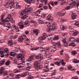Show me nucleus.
<instances>
[{"instance_id": "nucleus-1", "label": "nucleus", "mask_w": 79, "mask_h": 79, "mask_svg": "<svg viewBox=\"0 0 79 79\" xmlns=\"http://www.w3.org/2000/svg\"><path fill=\"white\" fill-rule=\"evenodd\" d=\"M29 6V5H25V10H22L21 12L19 13V15H20V16H22L23 15L25 14V13L29 15L32 12L33 9Z\"/></svg>"}, {"instance_id": "nucleus-2", "label": "nucleus", "mask_w": 79, "mask_h": 79, "mask_svg": "<svg viewBox=\"0 0 79 79\" xmlns=\"http://www.w3.org/2000/svg\"><path fill=\"white\" fill-rule=\"evenodd\" d=\"M47 25V27H48V29L46 30V31L48 32H50L51 31H55L56 30V24L55 23L52 24V25H51L50 23L49 22H48L46 23Z\"/></svg>"}, {"instance_id": "nucleus-3", "label": "nucleus", "mask_w": 79, "mask_h": 79, "mask_svg": "<svg viewBox=\"0 0 79 79\" xmlns=\"http://www.w3.org/2000/svg\"><path fill=\"white\" fill-rule=\"evenodd\" d=\"M27 38L26 35H22L18 38V41L20 42H23V40H26Z\"/></svg>"}, {"instance_id": "nucleus-4", "label": "nucleus", "mask_w": 79, "mask_h": 79, "mask_svg": "<svg viewBox=\"0 0 79 79\" xmlns=\"http://www.w3.org/2000/svg\"><path fill=\"white\" fill-rule=\"evenodd\" d=\"M29 73L28 72H27L23 73L21 75L19 74H17L16 75L15 77L17 79H19L20 76L22 77H25V76H26L29 75Z\"/></svg>"}, {"instance_id": "nucleus-5", "label": "nucleus", "mask_w": 79, "mask_h": 79, "mask_svg": "<svg viewBox=\"0 0 79 79\" xmlns=\"http://www.w3.org/2000/svg\"><path fill=\"white\" fill-rule=\"evenodd\" d=\"M5 16V14H2V15H1V20L2 23H4V22H8L9 20V19L8 18H6V19H3L4 17Z\"/></svg>"}, {"instance_id": "nucleus-6", "label": "nucleus", "mask_w": 79, "mask_h": 79, "mask_svg": "<svg viewBox=\"0 0 79 79\" xmlns=\"http://www.w3.org/2000/svg\"><path fill=\"white\" fill-rule=\"evenodd\" d=\"M42 4H40L39 6V8H40V9H39L38 10H37L35 12L36 14V16H40V11L41 10H43V8H42Z\"/></svg>"}, {"instance_id": "nucleus-7", "label": "nucleus", "mask_w": 79, "mask_h": 79, "mask_svg": "<svg viewBox=\"0 0 79 79\" xmlns=\"http://www.w3.org/2000/svg\"><path fill=\"white\" fill-rule=\"evenodd\" d=\"M29 25H30L29 22L28 21H25L23 23V25L19 26V27L20 29H22L24 28V26H29Z\"/></svg>"}, {"instance_id": "nucleus-8", "label": "nucleus", "mask_w": 79, "mask_h": 79, "mask_svg": "<svg viewBox=\"0 0 79 79\" xmlns=\"http://www.w3.org/2000/svg\"><path fill=\"white\" fill-rule=\"evenodd\" d=\"M51 44L54 46H55L56 45H58L57 47L58 48H60L61 47V44L60 42H58L56 43L52 41L51 42Z\"/></svg>"}, {"instance_id": "nucleus-9", "label": "nucleus", "mask_w": 79, "mask_h": 79, "mask_svg": "<svg viewBox=\"0 0 79 79\" xmlns=\"http://www.w3.org/2000/svg\"><path fill=\"white\" fill-rule=\"evenodd\" d=\"M22 54H21V53H19L18 54L17 58V60H21V61H23L24 60L23 57L22 56Z\"/></svg>"}, {"instance_id": "nucleus-10", "label": "nucleus", "mask_w": 79, "mask_h": 79, "mask_svg": "<svg viewBox=\"0 0 79 79\" xmlns=\"http://www.w3.org/2000/svg\"><path fill=\"white\" fill-rule=\"evenodd\" d=\"M49 50H50V48H45L44 51L45 52H44V53L45 56H47L48 55H50V54L52 53L50 52H48Z\"/></svg>"}, {"instance_id": "nucleus-11", "label": "nucleus", "mask_w": 79, "mask_h": 79, "mask_svg": "<svg viewBox=\"0 0 79 79\" xmlns=\"http://www.w3.org/2000/svg\"><path fill=\"white\" fill-rule=\"evenodd\" d=\"M69 33H70V34H72L73 35H74V36H76V35H77V33L78 32L77 31H69Z\"/></svg>"}, {"instance_id": "nucleus-12", "label": "nucleus", "mask_w": 79, "mask_h": 79, "mask_svg": "<svg viewBox=\"0 0 79 79\" xmlns=\"http://www.w3.org/2000/svg\"><path fill=\"white\" fill-rule=\"evenodd\" d=\"M36 59H40V60H43L44 59V56L42 54H39L38 56H35Z\"/></svg>"}, {"instance_id": "nucleus-13", "label": "nucleus", "mask_w": 79, "mask_h": 79, "mask_svg": "<svg viewBox=\"0 0 79 79\" xmlns=\"http://www.w3.org/2000/svg\"><path fill=\"white\" fill-rule=\"evenodd\" d=\"M62 35L63 37L62 40H66L68 38V34L66 33H63Z\"/></svg>"}, {"instance_id": "nucleus-14", "label": "nucleus", "mask_w": 79, "mask_h": 79, "mask_svg": "<svg viewBox=\"0 0 79 79\" xmlns=\"http://www.w3.org/2000/svg\"><path fill=\"white\" fill-rule=\"evenodd\" d=\"M62 35L63 37L62 40H66L68 38V34L66 33H63Z\"/></svg>"}, {"instance_id": "nucleus-15", "label": "nucleus", "mask_w": 79, "mask_h": 79, "mask_svg": "<svg viewBox=\"0 0 79 79\" xmlns=\"http://www.w3.org/2000/svg\"><path fill=\"white\" fill-rule=\"evenodd\" d=\"M27 14L25 13L24 15H23L22 16L19 15V17L21 18V19H25L28 17V15H27Z\"/></svg>"}, {"instance_id": "nucleus-16", "label": "nucleus", "mask_w": 79, "mask_h": 79, "mask_svg": "<svg viewBox=\"0 0 79 79\" xmlns=\"http://www.w3.org/2000/svg\"><path fill=\"white\" fill-rule=\"evenodd\" d=\"M46 20L50 21V22H53V19H52V17H51V15H50L47 16L46 18Z\"/></svg>"}, {"instance_id": "nucleus-17", "label": "nucleus", "mask_w": 79, "mask_h": 79, "mask_svg": "<svg viewBox=\"0 0 79 79\" xmlns=\"http://www.w3.org/2000/svg\"><path fill=\"white\" fill-rule=\"evenodd\" d=\"M65 40H62V41L63 43V45L64 47H68V42L66 41Z\"/></svg>"}, {"instance_id": "nucleus-18", "label": "nucleus", "mask_w": 79, "mask_h": 79, "mask_svg": "<svg viewBox=\"0 0 79 79\" xmlns=\"http://www.w3.org/2000/svg\"><path fill=\"white\" fill-rule=\"evenodd\" d=\"M42 19H43L42 18H40L38 20V23L40 24H44V22H43Z\"/></svg>"}, {"instance_id": "nucleus-19", "label": "nucleus", "mask_w": 79, "mask_h": 79, "mask_svg": "<svg viewBox=\"0 0 79 79\" xmlns=\"http://www.w3.org/2000/svg\"><path fill=\"white\" fill-rule=\"evenodd\" d=\"M43 68V66L42 65H40L39 64V65H38L37 67H35V69H36V70H37V71H38L39 69H42V68Z\"/></svg>"}, {"instance_id": "nucleus-20", "label": "nucleus", "mask_w": 79, "mask_h": 79, "mask_svg": "<svg viewBox=\"0 0 79 79\" xmlns=\"http://www.w3.org/2000/svg\"><path fill=\"white\" fill-rule=\"evenodd\" d=\"M15 7V4L13 2H10L9 5V6L7 7L8 8L10 7V8H14Z\"/></svg>"}, {"instance_id": "nucleus-21", "label": "nucleus", "mask_w": 79, "mask_h": 79, "mask_svg": "<svg viewBox=\"0 0 79 79\" xmlns=\"http://www.w3.org/2000/svg\"><path fill=\"white\" fill-rule=\"evenodd\" d=\"M45 38L44 37V36H40L39 38H38V41L40 42H41L42 40H45Z\"/></svg>"}, {"instance_id": "nucleus-22", "label": "nucleus", "mask_w": 79, "mask_h": 79, "mask_svg": "<svg viewBox=\"0 0 79 79\" xmlns=\"http://www.w3.org/2000/svg\"><path fill=\"white\" fill-rule=\"evenodd\" d=\"M77 17V15L76 14L72 13L71 14V18L72 19H75Z\"/></svg>"}, {"instance_id": "nucleus-23", "label": "nucleus", "mask_w": 79, "mask_h": 79, "mask_svg": "<svg viewBox=\"0 0 79 79\" xmlns=\"http://www.w3.org/2000/svg\"><path fill=\"white\" fill-rule=\"evenodd\" d=\"M16 51H13L12 52H10V56H14L16 54L15 52H16Z\"/></svg>"}, {"instance_id": "nucleus-24", "label": "nucleus", "mask_w": 79, "mask_h": 79, "mask_svg": "<svg viewBox=\"0 0 79 79\" xmlns=\"http://www.w3.org/2000/svg\"><path fill=\"white\" fill-rule=\"evenodd\" d=\"M65 13H66V12H65L64 13H62L61 12H59L57 13V16H60V17L61 16H64Z\"/></svg>"}, {"instance_id": "nucleus-25", "label": "nucleus", "mask_w": 79, "mask_h": 79, "mask_svg": "<svg viewBox=\"0 0 79 79\" xmlns=\"http://www.w3.org/2000/svg\"><path fill=\"white\" fill-rule=\"evenodd\" d=\"M39 64V63L38 61H35L34 64V68L35 69V67H37Z\"/></svg>"}, {"instance_id": "nucleus-26", "label": "nucleus", "mask_w": 79, "mask_h": 79, "mask_svg": "<svg viewBox=\"0 0 79 79\" xmlns=\"http://www.w3.org/2000/svg\"><path fill=\"white\" fill-rule=\"evenodd\" d=\"M33 59L34 56L31 55L30 56L27 60L28 61H32V60Z\"/></svg>"}, {"instance_id": "nucleus-27", "label": "nucleus", "mask_w": 79, "mask_h": 79, "mask_svg": "<svg viewBox=\"0 0 79 79\" xmlns=\"http://www.w3.org/2000/svg\"><path fill=\"white\" fill-rule=\"evenodd\" d=\"M16 50H17V51H19L20 49H21V48L20 47L19 45H15L14 46Z\"/></svg>"}, {"instance_id": "nucleus-28", "label": "nucleus", "mask_w": 79, "mask_h": 79, "mask_svg": "<svg viewBox=\"0 0 79 79\" xmlns=\"http://www.w3.org/2000/svg\"><path fill=\"white\" fill-rule=\"evenodd\" d=\"M7 27L8 28H6V30L8 31V30H9L10 28L11 27V23H9L7 24Z\"/></svg>"}, {"instance_id": "nucleus-29", "label": "nucleus", "mask_w": 79, "mask_h": 79, "mask_svg": "<svg viewBox=\"0 0 79 79\" xmlns=\"http://www.w3.org/2000/svg\"><path fill=\"white\" fill-rule=\"evenodd\" d=\"M45 66L44 67V72H48L49 70V69L48 68V66L45 65Z\"/></svg>"}, {"instance_id": "nucleus-30", "label": "nucleus", "mask_w": 79, "mask_h": 79, "mask_svg": "<svg viewBox=\"0 0 79 79\" xmlns=\"http://www.w3.org/2000/svg\"><path fill=\"white\" fill-rule=\"evenodd\" d=\"M5 52V53H7L6 54V56H8V53H9V51L8 50V48H6V49H4V50Z\"/></svg>"}, {"instance_id": "nucleus-31", "label": "nucleus", "mask_w": 79, "mask_h": 79, "mask_svg": "<svg viewBox=\"0 0 79 79\" xmlns=\"http://www.w3.org/2000/svg\"><path fill=\"white\" fill-rule=\"evenodd\" d=\"M59 39V36L58 35H55V36L53 38V40H57Z\"/></svg>"}, {"instance_id": "nucleus-32", "label": "nucleus", "mask_w": 79, "mask_h": 79, "mask_svg": "<svg viewBox=\"0 0 79 79\" xmlns=\"http://www.w3.org/2000/svg\"><path fill=\"white\" fill-rule=\"evenodd\" d=\"M8 72L6 71H4L3 72V76H7Z\"/></svg>"}, {"instance_id": "nucleus-33", "label": "nucleus", "mask_w": 79, "mask_h": 79, "mask_svg": "<svg viewBox=\"0 0 79 79\" xmlns=\"http://www.w3.org/2000/svg\"><path fill=\"white\" fill-rule=\"evenodd\" d=\"M39 48H40V51L41 52H44V48H43L42 47H41V48H36L35 49V50H37Z\"/></svg>"}, {"instance_id": "nucleus-34", "label": "nucleus", "mask_w": 79, "mask_h": 79, "mask_svg": "<svg viewBox=\"0 0 79 79\" xmlns=\"http://www.w3.org/2000/svg\"><path fill=\"white\" fill-rule=\"evenodd\" d=\"M16 29V26L15 25H13L12 26L11 28V31H13L14 30H15Z\"/></svg>"}, {"instance_id": "nucleus-35", "label": "nucleus", "mask_w": 79, "mask_h": 79, "mask_svg": "<svg viewBox=\"0 0 79 79\" xmlns=\"http://www.w3.org/2000/svg\"><path fill=\"white\" fill-rule=\"evenodd\" d=\"M76 40V39L73 37H71L69 39V41L70 42H73L74 40Z\"/></svg>"}, {"instance_id": "nucleus-36", "label": "nucleus", "mask_w": 79, "mask_h": 79, "mask_svg": "<svg viewBox=\"0 0 79 79\" xmlns=\"http://www.w3.org/2000/svg\"><path fill=\"white\" fill-rule=\"evenodd\" d=\"M5 61V59H3L1 61L0 64V66L1 65H2V64H4Z\"/></svg>"}, {"instance_id": "nucleus-37", "label": "nucleus", "mask_w": 79, "mask_h": 79, "mask_svg": "<svg viewBox=\"0 0 79 79\" xmlns=\"http://www.w3.org/2000/svg\"><path fill=\"white\" fill-rule=\"evenodd\" d=\"M8 75H10V76L11 77H13V72L11 71H9L8 72Z\"/></svg>"}, {"instance_id": "nucleus-38", "label": "nucleus", "mask_w": 79, "mask_h": 79, "mask_svg": "<svg viewBox=\"0 0 79 79\" xmlns=\"http://www.w3.org/2000/svg\"><path fill=\"white\" fill-rule=\"evenodd\" d=\"M61 61L59 62H55L54 63L55 64L57 65V66H60V63H61Z\"/></svg>"}, {"instance_id": "nucleus-39", "label": "nucleus", "mask_w": 79, "mask_h": 79, "mask_svg": "<svg viewBox=\"0 0 79 79\" xmlns=\"http://www.w3.org/2000/svg\"><path fill=\"white\" fill-rule=\"evenodd\" d=\"M74 25L75 27L77 26V27H78V25H79V21L76 22L74 24Z\"/></svg>"}, {"instance_id": "nucleus-40", "label": "nucleus", "mask_w": 79, "mask_h": 79, "mask_svg": "<svg viewBox=\"0 0 79 79\" xmlns=\"http://www.w3.org/2000/svg\"><path fill=\"white\" fill-rule=\"evenodd\" d=\"M23 25H24V24H23V21L20 22V23H19L18 24V26H23Z\"/></svg>"}, {"instance_id": "nucleus-41", "label": "nucleus", "mask_w": 79, "mask_h": 79, "mask_svg": "<svg viewBox=\"0 0 79 79\" xmlns=\"http://www.w3.org/2000/svg\"><path fill=\"white\" fill-rule=\"evenodd\" d=\"M47 37H48V39H52V34H50V35H48Z\"/></svg>"}, {"instance_id": "nucleus-42", "label": "nucleus", "mask_w": 79, "mask_h": 79, "mask_svg": "<svg viewBox=\"0 0 79 79\" xmlns=\"http://www.w3.org/2000/svg\"><path fill=\"white\" fill-rule=\"evenodd\" d=\"M12 44H13V43L12 42V41H9L8 43V45L9 46H10V45H12Z\"/></svg>"}, {"instance_id": "nucleus-43", "label": "nucleus", "mask_w": 79, "mask_h": 79, "mask_svg": "<svg viewBox=\"0 0 79 79\" xmlns=\"http://www.w3.org/2000/svg\"><path fill=\"white\" fill-rule=\"evenodd\" d=\"M10 63H11V62H10V60H8L6 62V65H9V64H10Z\"/></svg>"}, {"instance_id": "nucleus-44", "label": "nucleus", "mask_w": 79, "mask_h": 79, "mask_svg": "<svg viewBox=\"0 0 79 79\" xmlns=\"http://www.w3.org/2000/svg\"><path fill=\"white\" fill-rule=\"evenodd\" d=\"M60 27L61 29H62V31H64V29H65V27H64L63 25H61L60 26Z\"/></svg>"}, {"instance_id": "nucleus-45", "label": "nucleus", "mask_w": 79, "mask_h": 79, "mask_svg": "<svg viewBox=\"0 0 79 79\" xmlns=\"http://www.w3.org/2000/svg\"><path fill=\"white\" fill-rule=\"evenodd\" d=\"M71 9V7L69 6H67L65 8V10H70Z\"/></svg>"}, {"instance_id": "nucleus-46", "label": "nucleus", "mask_w": 79, "mask_h": 79, "mask_svg": "<svg viewBox=\"0 0 79 79\" xmlns=\"http://www.w3.org/2000/svg\"><path fill=\"white\" fill-rule=\"evenodd\" d=\"M20 7H21V6H19V4L18 3H17L16 6V8H19Z\"/></svg>"}, {"instance_id": "nucleus-47", "label": "nucleus", "mask_w": 79, "mask_h": 79, "mask_svg": "<svg viewBox=\"0 0 79 79\" xmlns=\"http://www.w3.org/2000/svg\"><path fill=\"white\" fill-rule=\"evenodd\" d=\"M73 3H74L73 4V3H72L71 4H70V6H75V5H76V3H75V1H73Z\"/></svg>"}, {"instance_id": "nucleus-48", "label": "nucleus", "mask_w": 79, "mask_h": 79, "mask_svg": "<svg viewBox=\"0 0 79 79\" xmlns=\"http://www.w3.org/2000/svg\"><path fill=\"white\" fill-rule=\"evenodd\" d=\"M73 62L74 63H79V60L77 59H75L74 60Z\"/></svg>"}, {"instance_id": "nucleus-49", "label": "nucleus", "mask_w": 79, "mask_h": 79, "mask_svg": "<svg viewBox=\"0 0 79 79\" xmlns=\"http://www.w3.org/2000/svg\"><path fill=\"white\" fill-rule=\"evenodd\" d=\"M72 53L73 55H75L77 53V52L76 51H73L72 52Z\"/></svg>"}, {"instance_id": "nucleus-50", "label": "nucleus", "mask_w": 79, "mask_h": 79, "mask_svg": "<svg viewBox=\"0 0 79 79\" xmlns=\"http://www.w3.org/2000/svg\"><path fill=\"white\" fill-rule=\"evenodd\" d=\"M69 29H70V30H72L73 29H74V27H73V26H70L69 27Z\"/></svg>"}, {"instance_id": "nucleus-51", "label": "nucleus", "mask_w": 79, "mask_h": 79, "mask_svg": "<svg viewBox=\"0 0 79 79\" xmlns=\"http://www.w3.org/2000/svg\"><path fill=\"white\" fill-rule=\"evenodd\" d=\"M11 14H8V16H7V18H8L9 19V20L7 22H8V21H10V18H11Z\"/></svg>"}, {"instance_id": "nucleus-52", "label": "nucleus", "mask_w": 79, "mask_h": 79, "mask_svg": "<svg viewBox=\"0 0 79 79\" xmlns=\"http://www.w3.org/2000/svg\"><path fill=\"white\" fill-rule=\"evenodd\" d=\"M55 74H56V72H53L52 73H51V76L52 77L53 76L55 77Z\"/></svg>"}, {"instance_id": "nucleus-53", "label": "nucleus", "mask_w": 79, "mask_h": 79, "mask_svg": "<svg viewBox=\"0 0 79 79\" xmlns=\"http://www.w3.org/2000/svg\"><path fill=\"white\" fill-rule=\"evenodd\" d=\"M43 36V37H45V39H46V37H47V35L46 33H44L43 34V35H42Z\"/></svg>"}, {"instance_id": "nucleus-54", "label": "nucleus", "mask_w": 79, "mask_h": 79, "mask_svg": "<svg viewBox=\"0 0 79 79\" xmlns=\"http://www.w3.org/2000/svg\"><path fill=\"white\" fill-rule=\"evenodd\" d=\"M25 40V42L26 43H27V42H28L29 40V39H28L27 38V39L25 40Z\"/></svg>"}, {"instance_id": "nucleus-55", "label": "nucleus", "mask_w": 79, "mask_h": 79, "mask_svg": "<svg viewBox=\"0 0 79 79\" xmlns=\"http://www.w3.org/2000/svg\"><path fill=\"white\" fill-rule=\"evenodd\" d=\"M33 31L34 32V33H35V35H38V32L37 31V30H33Z\"/></svg>"}, {"instance_id": "nucleus-56", "label": "nucleus", "mask_w": 79, "mask_h": 79, "mask_svg": "<svg viewBox=\"0 0 79 79\" xmlns=\"http://www.w3.org/2000/svg\"><path fill=\"white\" fill-rule=\"evenodd\" d=\"M20 72V71L18 70L17 69H15V73H19Z\"/></svg>"}, {"instance_id": "nucleus-57", "label": "nucleus", "mask_w": 79, "mask_h": 79, "mask_svg": "<svg viewBox=\"0 0 79 79\" xmlns=\"http://www.w3.org/2000/svg\"><path fill=\"white\" fill-rule=\"evenodd\" d=\"M28 64V66L30 68H32V65L31 64H30V63H27Z\"/></svg>"}, {"instance_id": "nucleus-58", "label": "nucleus", "mask_w": 79, "mask_h": 79, "mask_svg": "<svg viewBox=\"0 0 79 79\" xmlns=\"http://www.w3.org/2000/svg\"><path fill=\"white\" fill-rule=\"evenodd\" d=\"M29 39H32V40H35V39L33 38V36L32 35H31L29 37Z\"/></svg>"}, {"instance_id": "nucleus-59", "label": "nucleus", "mask_w": 79, "mask_h": 79, "mask_svg": "<svg viewBox=\"0 0 79 79\" xmlns=\"http://www.w3.org/2000/svg\"><path fill=\"white\" fill-rule=\"evenodd\" d=\"M10 22L12 23H15V20L13 19H11Z\"/></svg>"}, {"instance_id": "nucleus-60", "label": "nucleus", "mask_w": 79, "mask_h": 79, "mask_svg": "<svg viewBox=\"0 0 79 79\" xmlns=\"http://www.w3.org/2000/svg\"><path fill=\"white\" fill-rule=\"evenodd\" d=\"M49 51L50 52H52L53 53V52H55V51H56V50H51V49H50L49 50Z\"/></svg>"}, {"instance_id": "nucleus-61", "label": "nucleus", "mask_w": 79, "mask_h": 79, "mask_svg": "<svg viewBox=\"0 0 79 79\" xmlns=\"http://www.w3.org/2000/svg\"><path fill=\"white\" fill-rule=\"evenodd\" d=\"M28 79H33V78H34V77L29 76L28 77Z\"/></svg>"}, {"instance_id": "nucleus-62", "label": "nucleus", "mask_w": 79, "mask_h": 79, "mask_svg": "<svg viewBox=\"0 0 79 79\" xmlns=\"http://www.w3.org/2000/svg\"><path fill=\"white\" fill-rule=\"evenodd\" d=\"M24 33L25 34H29V31L27 30H26L25 31Z\"/></svg>"}, {"instance_id": "nucleus-63", "label": "nucleus", "mask_w": 79, "mask_h": 79, "mask_svg": "<svg viewBox=\"0 0 79 79\" xmlns=\"http://www.w3.org/2000/svg\"><path fill=\"white\" fill-rule=\"evenodd\" d=\"M67 45L68 47V46H73V44L71 43H68V44Z\"/></svg>"}, {"instance_id": "nucleus-64", "label": "nucleus", "mask_w": 79, "mask_h": 79, "mask_svg": "<svg viewBox=\"0 0 79 79\" xmlns=\"http://www.w3.org/2000/svg\"><path fill=\"white\" fill-rule=\"evenodd\" d=\"M75 66L77 67H79V64H78L77 63H76L75 64Z\"/></svg>"}]
</instances>
